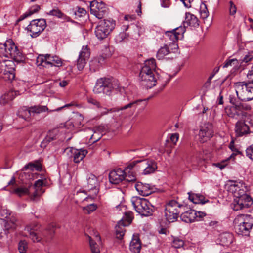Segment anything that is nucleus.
<instances>
[{"label":"nucleus","instance_id":"f257e3e1","mask_svg":"<svg viewBox=\"0 0 253 253\" xmlns=\"http://www.w3.org/2000/svg\"><path fill=\"white\" fill-rule=\"evenodd\" d=\"M156 68L154 58L146 60L139 73L141 84L146 88H151L156 85L157 79L154 72Z\"/></svg>","mask_w":253,"mask_h":253},{"label":"nucleus","instance_id":"f03ea898","mask_svg":"<svg viewBox=\"0 0 253 253\" xmlns=\"http://www.w3.org/2000/svg\"><path fill=\"white\" fill-rule=\"evenodd\" d=\"M248 82H238L234 84V87L238 99L249 101L253 99V67L247 74Z\"/></svg>","mask_w":253,"mask_h":253},{"label":"nucleus","instance_id":"7ed1b4c3","mask_svg":"<svg viewBox=\"0 0 253 253\" xmlns=\"http://www.w3.org/2000/svg\"><path fill=\"white\" fill-rule=\"evenodd\" d=\"M142 101V100L139 99L130 102L121 107H115L110 109L101 106L99 103L96 101V111L97 112L96 118L100 119L104 115L111 114H112V118L114 120H117L119 117L123 115V111L133 107L136 108L138 104Z\"/></svg>","mask_w":253,"mask_h":253},{"label":"nucleus","instance_id":"20e7f679","mask_svg":"<svg viewBox=\"0 0 253 253\" xmlns=\"http://www.w3.org/2000/svg\"><path fill=\"white\" fill-rule=\"evenodd\" d=\"M233 223L237 234L248 235L253 226V218L250 215L240 214L235 218Z\"/></svg>","mask_w":253,"mask_h":253},{"label":"nucleus","instance_id":"39448f33","mask_svg":"<svg viewBox=\"0 0 253 253\" xmlns=\"http://www.w3.org/2000/svg\"><path fill=\"white\" fill-rule=\"evenodd\" d=\"M2 57L10 58L17 62L23 59L22 53L10 39L3 44L0 43V57Z\"/></svg>","mask_w":253,"mask_h":253},{"label":"nucleus","instance_id":"423d86ee","mask_svg":"<svg viewBox=\"0 0 253 253\" xmlns=\"http://www.w3.org/2000/svg\"><path fill=\"white\" fill-rule=\"evenodd\" d=\"M131 202L135 211L142 216L152 215L154 211V207L145 198L132 197Z\"/></svg>","mask_w":253,"mask_h":253},{"label":"nucleus","instance_id":"0eeeda50","mask_svg":"<svg viewBox=\"0 0 253 253\" xmlns=\"http://www.w3.org/2000/svg\"><path fill=\"white\" fill-rule=\"evenodd\" d=\"M251 106L243 102H239L234 104L229 108H226L225 111L227 115L231 118L237 120H243L247 116V111L251 110Z\"/></svg>","mask_w":253,"mask_h":253},{"label":"nucleus","instance_id":"6e6552de","mask_svg":"<svg viewBox=\"0 0 253 253\" xmlns=\"http://www.w3.org/2000/svg\"><path fill=\"white\" fill-rule=\"evenodd\" d=\"M96 17L99 19L98 25L96 27V37L101 40L105 39L114 29L116 25L115 21L111 18L102 19L99 17Z\"/></svg>","mask_w":253,"mask_h":253},{"label":"nucleus","instance_id":"1a4fd4ad","mask_svg":"<svg viewBox=\"0 0 253 253\" xmlns=\"http://www.w3.org/2000/svg\"><path fill=\"white\" fill-rule=\"evenodd\" d=\"M118 87V84L114 83L112 79L100 78L96 82V93L110 95L113 90Z\"/></svg>","mask_w":253,"mask_h":253},{"label":"nucleus","instance_id":"9d476101","mask_svg":"<svg viewBox=\"0 0 253 253\" xmlns=\"http://www.w3.org/2000/svg\"><path fill=\"white\" fill-rule=\"evenodd\" d=\"M12 61L5 60L0 62V78L11 81L15 78L14 69Z\"/></svg>","mask_w":253,"mask_h":253},{"label":"nucleus","instance_id":"9b49d317","mask_svg":"<svg viewBox=\"0 0 253 253\" xmlns=\"http://www.w3.org/2000/svg\"><path fill=\"white\" fill-rule=\"evenodd\" d=\"M38 66L46 67L47 65L59 67L62 66V61L57 56H52L51 54L40 55L37 58Z\"/></svg>","mask_w":253,"mask_h":253},{"label":"nucleus","instance_id":"f8f14e48","mask_svg":"<svg viewBox=\"0 0 253 253\" xmlns=\"http://www.w3.org/2000/svg\"><path fill=\"white\" fill-rule=\"evenodd\" d=\"M46 26L45 20L41 18L32 20L27 29L31 33L32 38H36L44 30Z\"/></svg>","mask_w":253,"mask_h":253},{"label":"nucleus","instance_id":"ddd939ff","mask_svg":"<svg viewBox=\"0 0 253 253\" xmlns=\"http://www.w3.org/2000/svg\"><path fill=\"white\" fill-rule=\"evenodd\" d=\"M253 203L250 195H244L239 198H234L232 203V207L234 211H239L250 207Z\"/></svg>","mask_w":253,"mask_h":253},{"label":"nucleus","instance_id":"4468645a","mask_svg":"<svg viewBox=\"0 0 253 253\" xmlns=\"http://www.w3.org/2000/svg\"><path fill=\"white\" fill-rule=\"evenodd\" d=\"M1 225L4 227L5 234H8L11 232L14 231L19 224L18 219L14 215H10L9 216H6L5 219H1Z\"/></svg>","mask_w":253,"mask_h":253},{"label":"nucleus","instance_id":"2eb2a0df","mask_svg":"<svg viewBox=\"0 0 253 253\" xmlns=\"http://www.w3.org/2000/svg\"><path fill=\"white\" fill-rule=\"evenodd\" d=\"M213 135V126L210 123L204 124L201 126L199 132V139L200 142L208 141Z\"/></svg>","mask_w":253,"mask_h":253},{"label":"nucleus","instance_id":"dca6fc26","mask_svg":"<svg viewBox=\"0 0 253 253\" xmlns=\"http://www.w3.org/2000/svg\"><path fill=\"white\" fill-rule=\"evenodd\" d=\"M90 55V53L88 46H83L77 60V66L79 70L81 71L84 69Z\"/></svg>","mask_w":253,"mask_h":253},{"label":"nucleus","instance_id":"f3484780","mask_svg":"<svg viewBox=\"0 0 253 253\" xmlns=\"http://www.w3.org/2000/svg\"><path fill=\"white\" fill-rule=\"evenodd\" d=\"M37 225L34 227L28 225L25 228L23 235L29 237L34 242H39L45 235L43 234H39V232H37Z\"/></svg>","mask_w":253,"mask_h":253},{"label":"nucleus","instance_id":"a211bd4d","mask_svg":"<svg viewBox=\"0 0 253 253\" xmlns=\"http://www.w3.org/2000/svg\"><path fill=\"white\" fill-rule=\"evenodd\" d=\"M43 184L42 180H38L34 185H30V190L31 192L30 196L32 200H36L37 198L40 197L44 192V190L42 187Z\"/></svg>","mask_w":253,"mask_h":253},{"label":"nucleus","instance_id":"6ab92c4d","mask_svg":"<svg viewBox=\"0 0 253 253\" xmlns=\"http://www.w3.org/2000/svg\"><path fill=\"white\" fill-rule=\"evenodd\" d=\"M143 170L145 175L153 173L157 169L156 163L152 160H143L140 162V165L137 166Z\"/></svg>","mask_w":253,"mask_h":253},{"label":"nucleus","instance_id":"aec40b11","mask_svg":"<svg viewBox=\"0 0 253 253\" xmlns=\"http://www.w3.org/2000/svg\"><path fill=\"white\" fill-rule=\"evenodd\" d=\"M66 151L70 157L73 158V161L76 163L81 161L87 153L85 149H76L72 147L66 149Z\"/></svg>","mask_w":253,"mask_h":253},{"label":"nucleus","instance_id":"412c9836","mask_svg":"<svg viewBox=\"0 0 253 253\" xmlns=\"http://www.w3.org/2000/svg\"><path fill=\"white\" fill-rule=\"evenodd\" d=\"M124 170L119 168L111 171L109 174V179L110 183L118 184L125 179Z\"/></svg>","mask_w":253,"mask_h":253},{"label":"nucleus","instance_id":"4be33fe9","mask_svg":"<svg viewBox=\"0 0 253 253\" xmlns=\"http://www.w3.org/2000/svg\"><path fill=\"white\" fill-rule=\"evenodd\" d=\"M135 187L138 193L143 196H147L154 192L153 187L149 184L137 182Z\"/></svg>","mask_w":253,"mask_h":253},{"label":"nucleus","instance_id":"5701e85b","mask_svg":"<svg viewBox=\"0 0 253 253\" xmlns=\"http://www.w3.org/2000/svg\"><path fill=\"white\" fill-rule=\"evenodd\" d=\"M235 132L237 137H241L249 133V126L244 121H238L235 124Z\"/></svg>","mask_w":253,"mask_h":253},{"label":"nucleus","instance_id":"b1692460","mask_svg":"<svg viewBox=\"0 0 253 253\" xmlns=\"http://www.w3.org/2000/svg\"><path fill=\"white\" fill-rule=\"evenodd\" d=\"M197 212L193 210H189L181 214V220L186 223H191L196 221Z\"/></svg>","mask_w":253,"mask_h":253},{"label":"nucleus","instance_id":"393cba45","mask_svg":"<svg viewBox=\"0 0 253 253\" xmlns=\"http://www.w3.org/2000/svg\"><path fill=\"white\" fill-rule=\"evenodd\" d=\"M184 208L185 206L179 204L175 200L170 201L165 206V208L168 209L169 211H170L178 215H179L180 212L181 211L182 209Z\"/></svg>","mask_w":253,"mask_h":253},{"label":"nucleus","instance_id":"a878e982","mask_svg":"<svg viewBox=\"0 0 253 253\" xmlns=\"http://www.w3.org/2000/svg\"><path fill=\"white\" fill-rule=\"evenodd\" d=\"M129 248L134 253H139L141 249V243L138 235H133L130 242Z\"/></svg>","mask_w":253,"mask_h":253},{"label":"nucleus","instance_id":"bb28decb","mask_svg":"<svg viewBox=\"0 0 253 253\" xmlns=\"http://www.w3.org/2000/svg\"><path fill=\"white\" fill-rule=\"evenodd\" d=\"M98 47L102 48L101 49L102 55L100 56V58L98 59V62L102 64L105 58L111 55V53L107 42H104L103 45L98 44Z\"/></svg>","mask_w":253,"mask_h":253},{"label":"nucleus","instance_id":"cd10ccee","mask_svg":"<svg viewBox=\"0 0 253 253\" xmlns=\"http://www.w3.org/2000/svg\"><path fill=\"white\" fill-rule=\"evenodd\" d=\"M220 244L225 246H229L234 240L233 235L229 232H225L220 235Z\"/></svg>","mask_w":253,"mask_h":253},{"label":"nucleus","instance_id":"c85d7f7f","mask_svg":"<svg viewBox=\"0 0 253 253\" xmlns=\"http://www.w3.org/2000/svg\"><path fill=\"white\" fill-rule=\"evenodd\" d=\"M86 193L84 190L78 191L76 194H74V199L76 202L79 203L84 201L92 200L93 198L91 196H86Z\"/></svg>","mask_w":253,"mask_h":253},{"label":"nucleus","instance_id":"c756f323","mask_svg":"<svg viewBox=\"0 0 253 253\" xmlns=\"http://www.w3.org/2000/svg\"><path fill=\"white\" fill-rule=\"evenodd\" d=\"M127 226L125 221L122 219L115 227L116 238L119 239H122L125 234V226Z\"/></svg>","mask_w":253,"mask_h":253},{"label":"nucleus","instance_id":"7c9ffc66","mask_svg":"<svg viewBox=\"0 0 253 253\" xmlns=\"http://www.w3.org/2000/svg\"><path fill=\"white\" fill-rule=\"evenodd\" d=\"M189 199L194 204H204L206 202L203 195L189 192Z\"/></svg>","mask_w":253,"mask_h":253},{"label":"nucleus","instance_id":"2f4dec72","mask_svg":"<svg viewBox=\"0 0 253 253\" xmlns=\"http://www.w3.org/2000/svg\"><path fill=\"white\" fill-rule=\"evenodd\" d=\"M253 59V55L250 53H248L243 58H241L239 60H238L239 69H243L248 63L252 61Z\"/></svg>","mask_w":253,"mask_h":253},{"label":"nucleus","instance_id":"473e14b6","mask_svg":"<svg viewBox=\"0 0 253 253\" xmlns=\"http://www.w3.org/2000/svg\"><path fill=\"white\" fill-rule=\"evenodd\" d=\"M17 115L20 118L27 121H29L31 117L29 107L25 106L19 109L17 113Z\"/></svg>","mask_w":253,"mask_h":253},{"label":"nucleus","instance_id":"72a5a7b5","mask_svg":"<svg viewBox=\"0 0 253 253\" xmlns=\"http://www.w3.org/2000/svg\"><path fill=\"white\" fill-rule=\"evenodd\" d=\"M183 25L185 27H197L199 25V21L197 17H185V20L183 21Z\"/></svg>","mask_w":253,"mask_h":253},{"label":"nucleus","instance_id":"f704fd0d","mask_svg":"<svg viewBox=\"0 0 253 253\" xmlns=\"http://www.w3.org/2000/svg\"><path fill=\"white\" fill-rule=\"evenodd\" d=\"M16 96V93L12 91L2 95L0 98V104L1 105L6 104L8 101L12 100Z\"/></svg>","mask_w":253,"mask_h":253},{"label":"nucleus","instance_id":"c9c22d12","mask_svg":"<svg viewBox=\"0 0 253 253\" xmlns=\"http://www.w3.org/2000/svg\"><path fill=\"white\" fill-rule=\"evenodd\" d=\"M31 116H34L35 114H38L42 112H44L48 110L46 106H33L29 107Z\"/></svg>","mask_w":253,"mask_h":253},{"label":"nucleus","instance_id":"e433bc0d","mask_svg":"<svg viewBox=\"0 0 253 253\" xmlns=\"http://www.w3.org/2000/svg\"><path fill=\"white\" fill-rule=\"evenodd\" d=\"M96 7L98 9L96 10V16H104L108 14V9L104 3L99 4L97 2Z\"/></svg>","mask_w":253,"mask_h":253},{"label":"nucleus","instance_id":"4c0bfd02","mask_svg":"<svg viewBox=\"0 0 253 253\" xmlns=\"http://www.w3.org/2000/svg\"><path fill=\"white\" fill-rule=\"evenodd\" d=\"M165 216L166 219L169 222H173L177 220L178 215L175 213V212H172L170 211H168V209H165Z\"/></svg>","mask_w":253,"mask_h":253},{"label":"nucleus","instance_id":"58836bf2","mask_svg":"<svg viewBox=\"0 0 253 253\" xmlns=\"http://www.w3.org/2000/svg\"><path fill=\"white\" fill-rule=\"evenodd\" d=\"M169 53V48L167 45L161 47L157 52V58L158 60L163 59L164 57Z\"/></svg>","mask_w":253,"mask_h":253},{"label":"nucleus","instance_id":"ea45409f","mask_svg":"<svg viewBox=\"0 0 253 253\" xmlns=\"http://www.w3.org/2000/svg\"><path fill=\"white\" fill-rule=\"evenodd\" d=\"M14 192L19 196L24 195H29L30 196V194H31V192L30 190V186H28V188L24 187L17 188L14 190Z\"/></svg>","mask_w":253,"mask_h":253},{"label":"nucleus","instance_id":"a19ab883","mask_svg":"<svg viewBox=\"0 0 253 253\" xmlns=\"http://www.w3.org/2000/svg\"><path fill=\"white\" fill-rule=\"evenodd\" d=\"M58 132V130L56 129H53L49 131L48 134L45 139L43 140L44 142H50V141L55 139L56 135Z\"/></svg>","mask_w":253,"mask_h":253},{"label":"nucleus","instance_id":"79ce46f5","mask_svg":"<svg viewBox=\"0 0 253 253\" xmlns=\"http://www.w3.org/2000/svg\"><path fill=\"white\" fill-rule=\"evenodd\" d=\"M185 28L183 25V27L179 26L172 30V31L176 34L178 40L182 39L183 38V35L185 32Z\"/></svg>","mask_w":253,"mask_h":253},{"label":"nucleus","instance_id":"37998d69","mask_svg":"<svg viewBox=\"0 0 253 253\" xmlns=\"http://www.w3.org/2000/svg\"><path fill=\"white\" fill-rule=\"evenodd\" d=\"M184 242L178 237H174L172 242V246L175 248H180L184 246Z\"/></svg>","mask_w":253,"mask_h":253},{"label":"nucleus","instance_id":"c03bdc74","mask_svg":"<svg viewBox=\"0 0 253 253\" xmlns=\"http://www.w3.org/2000/svg\"><path fill=\"white\" fill-rule=\"evenodd\" d=\"M165 36L172 42H175L178 40L176 34L172 30L166 32Z\"/></svg>","mask_w":253,"mask_h":253},{"label":"nucleus","instance_id":"a18cd8bd","mask_svg":"<svg viewBox=\"0 0 253 253\" xmlns=\"http://www.w3.org/2000/svg\"><path fill=\"white\" fill-rule=\"evenodd\" d=\"M28 249L27 242L25 240H21L18 244V250L20 253H25Z\"/></svg>","mask_w":253,"mask_h":253},{"label":"nucleus","instance_id":"49530a36","mask_svg":"<svg viewBox=\"0 0 253 253\" xmlns=\"http://www.w3.org/2000/svg\"><path fill=\"white\" fill-rule=\"evenodd\" d=\"M133 218V215L132 212L128 211L125 212L124 219L125 222H127V223H126L127 226L129 225L131 223Z\"/></svg>","mask_w":253,"mask_h":253},{"label":"nucleus","instance_id":"de8ad7c7","mask_svg":"<svg viewBox=\"0 0 253 253\" xmlns=\"http://www.w3.org/2000/svg\"><path fill=\"white\" fill-rule=\"evenodd\" d=\"M40 9L39 5H35L31 7L22 16H31L32 15L36 13Z\"/></svg>","mask_w":253,"mask_h":253},{"label":"nucleus","instance_id":"09e8293b","mask_svg":"<svg viewBox=\"0 0 253 253\" xmlns=\"http://www.w3.org/2000/svg\"><path fill=\"white\" fill-rule=\"evenodd\" d=\"M229 66H234L239 69L238 60L236 59H232L227 60L223 65V67H228Z\"/></svg>","mask_w":253,"mask_h":253},{"label":"nucleus","instance_id":"8fccbe9b","mask_svg":"<svg viewBox=\"0 0 253 253\" xmlns=\"http://www.w3.org/2000/svg\"><path fill=\"white\" fill-rule=\"evenodd\" d=\"M239 186L238 184H236L235 182H232L231 184L229 185L228 187V190L232 193L235 197V194L237 193L238 188Z\"/></svg>","mask_w":253,"mask_h":253},{"label":"nucleus","instance_id":"3c124183","mask_svg":"<svg viewBox=\"0 0 253 253\" xmlns=\"http://www.w3.org/2000/svg\"><path fill=\"white\" fill-rule=\"evenodd\" d=\"M24 170H27L29 169L31 170H34L35 169L37 170H40L41 169V167L37 165H35L32 163H30L27 165H25L23 168Z\"/></svg>","mask_w":253,"mask_h":253},{"label":"nucleus","instance_id":"603ef678","mask_svg":"<svg viewBox=\"0 0 253 253\" xmlns=\"http://www.w3.org/2000/svg\"><path fill=\"white\" fill-rule=\"evenodd\" d=\"M199 13L201 15H204V16H208L209 11L208 10V8L207 5L204 3H202L200 6Z\"/></svg>","mask_w":253,"mask_h":253},{"label":"nucleus","instance_id":"864d4df0","mask_svg":"<svg viewBox=\"0 0 253 253\" xmlns=\"http://www.w3.org/2000/svg\"><path fill=\"white\" fill-rule=\"evenodd\" d=\"M246 153V156L253 161V144L247 148Z\"/></svg>","mask_w":253,"mask_h":253},{"label":"nucleus","instance_id":"5fc2aeb1","mask_svg":"<svg viewBox=\"0 0 253 253\" xmlns=\"http://www.w3.org/2000/svg\"><path fill=\"white\" fill-rule=\"evenodd\" d=\"M83 210H85L87 214H90L95 211V204L94 203L90 204L86 207H83Z\"/></svg>","mask_w":253,"mask_h":253},{"label":"nucleus","instance_id":"6e6d98bb","mask_svg":"<svg viewBox=\"0 0 253 253\" xmlns=\"http://www.w3.org/2000/svg\"><path fill=\"white\" fill-rule=\"evenodd\" d=\"M85 235L86 236V237L87 238V239L88 240L89 246H90V248L91 253H95V243H94V241L93 240V239L91 238V237L89 235H88L86 234H85Z\"/></svg>","mask_w":253,"mask_h":253},{"label":"nucleus","instance_id":"4d7b16f0","mask_svg":"<svg viewBox=\"0 0 253 253\" xmlns=\"http://www.w3.org/2000/svg\"><path fill=\"white\" fill-rule=\"evenodd\" d=\"M127 35L126 33H120L118 36H116L115 39L117 42H121L122 41L126 38Z\"/></svg>","mask_w":253,"mask_h":253},{"label":"nucleus","instance_id":"13d9d810","mask_svg":"<svg viewBox=\"0 0 253 253\" xmlns=\"http://www.w3.org/2000/svg\"><path fill=\"white\" fill-rule=\"evenodd\" d=\"M75 14H81L80 16H82V15H85L86 14V11L83 8H81L80 7L77 6L75 10Z\"/></svg>","mask_w":253,"mask_h":253},{"label":"nucleus","instance_id":"bf43d9fd","mask_svg":"<svg viewBox=\"0 0 253 253\" xmlns=\"http://www.w3.org/2000/svg\"><path fill=\"white\" fill-rule=\"evenodd\" d=\"M237 193L235 194V198H239V197H243L244 195H248V194L245 193V191L241 188V187L239 186Z\"/></svg>","mask_w":253,"mask_h":253},{"label":"nucleus","instance_id":"052dcab7","mask_svg":"<svg viewBox=\"0 0 253 253\" xmlns=\"http://www.w3.org/2000/svg\"><path fill=\"white\" fill-rule=\"evenodd\" d=\"M237 11V8L235 5L233 3L232 1H230V8H229V12L231 15H234Z\"/></svg>","mask_w":253,"mask_h":253},{"label":"nucleus","instance_id":"680f3d73","mask_svg":"<svg viewBox=\"0 0 253 253\" xmlns=\"http://www.w3.org/2000/svg\"><path fill=\"white\" fill-rule=\"evenodd\" d=\"M48 14L51 16H62L61 12L57 8L51 10Z\"/></svg>","mask_w":253,"mask_h":253},{"label":"nucleus","instance_id":"e2e57ef3","mask_svg":"<svg viewBox=\"0 0 253 253\" xmlns=\"http://www.w3.org/2000/svg\"><path fill=\"white\" fill-rule=\"evenodd\" d=\"M141 161V160H137L132 162L126 167V169H129L130 170L132 169L138 163H139V165H140Z\"/></svg>","mask_w":253,"mask_h":253},{"label":"nucleus","instance_id":"0e129e2a","mask_svg":"<svg viewBox=\"0 0 253 253\" xmlns=\"http://www.w3.org/2000/svg\"><path fill=\"white\" fill-rule=\"evenodd\" d=\"M142 4L140 0L138 1L137 7L135 9V12L138 15H140L142 14Z\"/></svg>","mask_w":253,"mask_h":253},{"label":"nucleus","instance_id":"69168bd1","mask_svg":"<svg viewBox=\"0 0 253 253\" xmlns=\"http://www.w3.org/2000/svg\"><path fill=\"white\" fill-rule=\"evenodd\" d=\"M178 138H179V135L177 133L172 134L170 137V140L174 144H176V143L177 142V141L178 140Z\"/></svg>","mask_w":253,"mask_h":253},{"label":"nucleus","instance_id":"338daca9","mask_svg":"<svg viewBox=\"0 0 253 253\" xmlns=\"http://www.w3.org/2000/svg\"><path fill=\"white\" fill-rule=\"evenodd\" d=\"M161 6L165 8L169 7L170 5V0H161Z\"/></svg>","mask_w":253,"mask_h":253},{"label":"nucleus","instance_id":"774afa93","mask_svg":"<svg viewBox=\"0 0 253 253\" xmlns=\"http://www.w3.org/2000/svg\"><path fill=\"white\" fill-rule=\"evenodd\" d=\"M125 179L126 181L128 182H133L136 180V177L134 175H131L130 174L128 175H125Z\"/></svg>","mask_w":253,"mask_h":253}]
</instances>
